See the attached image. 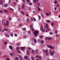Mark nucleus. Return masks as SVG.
I'll return each instance as SVG.
<instances>
[{
	"instance_id": "1",
	"label": "nucleus",
	"mask_w": 60,
	"mask_h": 60,
	"mask_svg": "<svg viewBox=\"0 0 60 60\" xmlns=\"http://www.w3.org/2000/svg\"><path fill=\"white\" fill-rule=\"evenodd\" d=\"M34 33L35 36L36 37L37 36V35L39 34V32H38V31H37L36 30L34 31Z\"/></svg>"
},
{
	"instance_id": "2",
	"label": "nucleus",
	"mask_w": 60,
	"mask_h": 60,
	"mask_svg": "<svg viewBox=\"0 0 60 60\" xmlns=\"http://www.w3.org/2000/svg\"><path fill=\"white\" fill-rule=\"evenodd\" d=\"M49 51V53H50V55L51 56H53V55H54V52L51 51L50 50Z\"/></svg>"
},
{
	"instance_id": "3",
	"label": "nucleus",
	"mask_w": 60,
	"mask_h": 60,
	"mask_svg": "<svg viewBox=\"0 0 60 60\" xmlns=\"http://www.w3.org/2000/svg\"><path fill=\"white\" fill-rule=\"evenodd\" d=\"M45 53L46 56H48V55L49 54V51L47 49L45 51Z\"/></svg>"
},
{
	"instance_id": "4",
	"label": "nucleus",
	"mask_w": 60,
	"mask_h": 60,
	"mask_svg": "<svg viewBox=\"0 0 60 60\" xmlns=\"http://www.w3.org/2000/svg\"><path fill=\"white\" fill-rule=\"evenodd\" d=\"M2 24L5 26V20H3L2 22Z\"/></svg>"
},
{
	"instance_id": "5",
	"label": "nucleus",
	"mask_w": 60,
	"mask_h": 60,
	"mask_svg": "<svg viewBox=\"0 0 60 60\" xmlns=\"http://www.w3.org/2000/svg\"><path fill=\"white\" fill-rule=\"evenodd\" d=\"M9 21H8L7 20L6 21V23L5 24V26H8L9 25Z\"/></svg>"
},
{
	"instance_id": "6",
	"label": "nucleus",
	"mask_w": 60,
	"mask_h": 60,
	"mask_svg": "<svg viewBox=\"0 0 60 60\" xmlns=\"http://www.w3.org/2000/svg\"><path fill=\"white\" fill-rule=\"evenodd\" d=\"M10 55L11 56H15V55L16 54H15V53H12L10 54Z\"/></svg>"
},
{
	"instance_id": "7",
	"label": "nucleus",
	"mask_w": 60,
	"mask_h": 60,
	"mask_svg": "<svg viewBox=\"0 0 60 60\" xmlns=\"http://www.w3.org/2000/svg\"><path fill=\"white\" fill-rule=\"evenodd\" d=\"M48 48H51V49H54V47H52L50 45H49L48 46Z\"/></svg>"
},
{
	"instance_id": "8",
	"label": "nucleus",
	"mask_w": 60,
	"mask_h": 60,
	"mask_svg": "<svg viewBox=\"0 0 60 60\" xmlns=\"http://www.w3.org/2000/svg\"><path fill=\"white\" fill-rule=\"evenodd\" d=\"M8 4H5L4 5V6L5 7H8Z\"/></svg>"
},
{
	"instance_id": "9",
	"label": "nucleus",
	"mask_w": 60,
	"mask_h": 60,
	"mask_svg": "<svg viewBox=\"0 0 60 60\" xmlns=\"http://www.w3.org/2000/svg\"><path fill=\"white\" fill-rule=\"evenodd\" d=\"M5 35L6 36V37H8V38L10 37V36L9 35H7L5 34Z\"/></svg>"
},
{
	"instance_id": "10",
	"label": "nucleus",
	"mask_w": 60,
	"mask_h": 60,
	"mask_svg": "<svg viewBox=\"0 0 60 60\" xmlns=\"http://www.w3.org/2000/svg\"><path fill=\"white\" fill-rule=\"evenodd\" d=\"M34 41L35 43H36L37 42V40H36V39L35 38L34 39Z\"/></svg>"
},
{
	"instance_id": "11",
	"label": "nucleus",
	"mask_w": 60,
	"mask_h": 60,
	"mask_svg": "<svg viewBox=\"0 0 60 60\" xmlns=\"http://www.w3.org/2000/svg\"><path fill=\"white\" fill-rule=\"evenodd\" d=\"M9 49H11V50H12V46L11 45L10 46H9Z\"/></svg>"
},
{
	"instance_id": "12",
	"label": "nucleus",
	"mask_w": 60,
	"mask_h": 60,
	"mask_svg": "<svg viewBox=\"0 0 60 60\" xmlns=\"http://www.w3.org/2000/svg\"><path fill=\"white\" fill-rule=\"evenodd\" d=\"M15 60H19V58L17 57H16L15 58Z\"/></svg>"
},
{
	"instance_id": "13",
	"label": "nucleus",
	"mask_w": 60,
	"mask_h": 60,
	"mask_svg": "<svg viewBox=\"0 0 60 60\" xmlns=\"http://www.w3.org/2000/svg\"><path fill=\"white\" fill-rule=\"evenodd\" d=\"M31 52L32 54H34V50H31Z\"/></svg>"
},
{
	"instance_id": "14",
	"label": "nucleus",
	"mask_w": 60,
	"mask_h": 60,
	"mask_svg": "<svg viewBox=\"0 0 60 60\" xmlns=\"http://www.w3.org/2000/svg\"><path fill=\"white\" fill-rule=\"evenodd\" d=\"M40 29L41 30H43V27L41 25V27L40 28Z\"/></svg>"
},
{
	"instance_id": "15",
	"label": "nucleus",
	"mask_w": 60,
	"mask_h": 60,
	"mask_svg": "<svg viewBox=\"0 0 60 60\" xmlns=\"http://www.w3.org/2000/svg\"><path fill=\"white\" fill-rule=\"evenodd\" d=\"M37 5L38 6H40V2H38L37 3Z\"/></svg>"
},
{
	"instance_id": "16",
	"label": "nucleus",
	"mask_w": 60,
	"mask_h": 60,
	"mask_svg": "<svg viewBox=\"0 0 60 60\" xmlns=\"http://www.w3.org/2000/svg\"><path fill=\"white\" fill-rule=\"evenodd\" d=\"M28 34H31V31H28Z\"/></svg>"
},
{
	"instance_id": "17",
	"label": "nucleus",
	"mask_w": 60,
	"mask_h": 60,
	"mask_svg": "<svg viewBox=\"0 0 60 60\" xmlns=\"http://www.w3.org/2000/svg\"><path fill=\"white\" fill-rule=\"evenodd\" d=\"M16 49L17 50H18V49H19L20 48L19 47H17Z\"/></svg>"
},
{
	"instance_id": "18",
	"label": "nucleus",
	"mask_w": 60,
	"mask_h": 60,
	"mask_svg": "<svg viewBox=\"0 0 60 60\" xmlns=\"http://www.w3.org/2000/svg\"><path fill=\"white\" fill-rule=\"evenodd\" d=\"M25 49V47H21V49H22L23 50Z\"/></svg>"
},
{
	"instance_id": "19",
	"label": "nucleus",
	"mask_w": 60,
	"mask_h": 60,
	"mask_svg": "<svg viewBox=\"0 0 60 60\" xmlns=\"http://www.w3.org/2000/svg\"><path fill=\"white\" fill-rule=\"evenodd\" d=\"M24 59H26L27 58V57L26 56H24Z\"/></svg>"
},
{
	"instance_id": "20",
	"label": "nucleus",
	"mask_w": 60,
	"mask_h": 60,
	"mask_svg": "<svg viewBox=\"0 0 60 60\" xmlns=\"http://www.w3.org/2000/svg\"><path fill=\"white\" fill-rule=\"evenodd\" d=\"M4 44H6V45L7 44V43H8L7 42L5 41H4Z\"/></svg>"
},
{
	"instance_id": "21",
	"label": "nucleus",
	"mask_w": 60,
	"mask_h": 60,
	"mask_svg": "<svg viewBox=\"0 0 60 60\" xmlns=\"http://www.w3.org/2000/svg\"><path fill=\"white\" fill-rule=\"evenodd\" d=\"M29 20H30L29 19V18H28L26 20V22H28L29 21Z\"/></svg>"
},
{
	"instance_id": "22",
	"label": "nucleus",
	"mask_w": 60,
	"mask_h": 60,
	"mask_svg": "<svg viewBox=\"0 0 60 60\" xmlns=\"http://www.w3.org/2000/svg\"><path fill=\"white\" fill-rule=\"evenodd\" d=\"M3 4V1L1 0V1H0V4Z\"/></svg>"
},
{
	"instance_id": "23",
	"label": "nucleus",
	"mask_w": 60,
	"mask_h": 60,
	"mask_svg": "<svg viewBox=\"0 0 60 60\" xmlns=\"http://www.w3.org/2000/svg\"><path fill=\"white\" fill-rule=\"evenodd\" d=\"M38 11H41V9L40 8L38 7Z\"/></svg>"
},
{
	"instance_id": "24",
	"label": "nucleus",
	"mask_w": 60,
	"mask_h": 60,
	"mask_svg": "<svg viewBox=\"0 0 60 60\" xmlns=\"http://www.w3.org/2000/svg\"><path fill=\"white\" fill-rule=\"evenodd\" d=\"M50 22V21L49 20H48L46 21V22H47V23H49Z\"/></svg>"
},
{
	"instance_id": "25",
	"label": "nucleus",
	"mask_w": 60,
	"mask_h": 60,
	"mask_svg": "<svg viewBox=\"0 0 60 60\" xmlns=\"http://www.w3.org/2000/svg\"><path fill=\"white\" fill-rule=\"evenodd\" d=\"M33 1L34 2V3H36L37 2L36 0H33Z\"/></svg>"
},
{
	"instance_id": "26",
	"label": "nucleus",
	"mask_w": 60,
	"mask_h": 60,
	"mask_svg": "<svg viewBox=\"0 0 60 60\" xmlns=\"http://www.w3.org/2000/svg\"><path fill=\"white\" fill-rule=\"evenodd\" d=\"M25 7L24 5V4H23L22 6V9H24V8Z\"/></svg>"
},
{
	"instance_id": "27",
	"label": "nucleus",
	"mask_w": 60,
	"mask_h": 60,
	"mask_svg": "<svg viewBox=\"0 0 60 60\" xmlns=\"http://www.w3.org/2000/svg\"><path fill=\"white\" fill-rule=\"evenodd\" d=\"M44 42V41L43 40H42L41 41V43L42 44H43Z\"/></svg>"
},
{
	"instance_id": "28",
	"label": "nucleus",
	"mask_w": 60,
	"mask_h": 60,
	"mask_svg": "<svg viewBox=\"0 0 60 60\" xmlns=\"http://www.w3.org/2000/svg\"><path fill=\"white\" fill-rule=\"evenodd\" d=\"M4 11H5V12H8V11H7V10L4 9Z\"/></svg>"
},
{
	"instance_id": "29",
	"label": "nucleus",
	"mask_w": 60,
	"mask_h": 60,
	"mask_svg": "<svg viewBox=\"0 0 60 60\" xmlns=\"http://www.w3.org/2000/svg\"><path fill=\"white\" fill-rule=\"evenodd\" d=\"M23 31H26V29L25 28H24L23 29Z\"/></svg>"
},
{
	"instance_id": "30",
	"label": "nucleus",
	"mask_w": 60,
	"mask_h": 60,
	"mask_svg": "<svg viewBox=\"0 0 60 60\" xmlns=\"http://www.w3.org/2000/svg\"><path fill=\"white\" fill-rule=\"evenodd\" d=\"M13 4H15V5H17V3H16V2H14Z\"/></svg>"
},
{
	"instance_id": "31",
	"label": "nucleus",
	"mask_w": 60,
	"mask_h": 60,
	"mask_svg": "<svg viewBox=\"0 0 60 60\" xmlns=\"http://www.w3.org/2000/svg\"><path fill=\"white\" fill-rule=\"evenodd\" d=\"M52 39V38L51 37H48V40H51Z\"/></svg>"
},
{
	"instance_id": "32",
	"label": "nucleus",
	"mask_w": 60,
	"mask_h": 60,
	"mask_svg": "<svg viewBox=\"0 0 60 60\" xmlns=\"http://www.w3.org/2000/svg\"><path fill=\"white\" fill-rule=\"evenodd\" d=\"M38 51H39L37 50H36V52L37 53H38Z\"/></svg>"
},
{
	"instance_id": "33",
	"label": "nucleus",
	"mask_w": 60,
	"mask_h": 60,
	"mask_svg": "<svg viewBox=\"0 0 60 60\" xmlns=\"http://www.w3.org/2000/svg\"><path fill=\"white\" fill-rule=\"evenodd\" d=\"M49 34L50 35H52V34H53V33L52 32H50L49 33Z\"/></svg>"
},
{
	"instance_id": "34",
	"label": "nucleus",
	"mask_w": 60,
	"mask_h": 60,
	"mask_svg": "<svg viewBox=\"0 0 60 60\" xmlns=\"http://www.w3.org/2000/svg\"><path fill=\"white\" fill-rule=\"evenodd\" d=\"M30 20L32 21H33V18H31Z\"/></svg>"
},
{
	"instance_id": "35",
	"label": "nucleus",
	"mask_w": 60,
	"mask_h": 60,
	"mask_svg": "<svg viewBox=\"0 0 60 60\" xmlns=\"http://www.w3.org/2000/svg\"><path fill=\"white\" fill-rule=\"evenodd\" d=\"M57 2H58L57 1H56V0H55V1L54 2V4H56V3H57Z\"/></svg>"
},
{
	"instance_id": "36",
	"label": "nucleus",
	"mask_w": 60,
	"mask_h": 60,
	"mask_svg": "<svg viewBox=\"0 0 60 60\" xmlns=\"http://www.w3.org/2000/svg\"><path fill=\"white\" fill-rule=\"evenodd\" d=\"M33 19L35 21H36V19H35V18H34V17H33Z\"/></svg>"
},
{
	"instance_id": "37",
	"label": "nucleus",
	"mask_w": 60,
	"mask_h": 60,
	"mask_svg": "<svg viewBox=\"0 0 60 60\" xmlns=\"http://www.w3.org/2000/svg\"><path fill=\"white\" fill-rule=\"evenodd\" d=\"M17 52H18V53H21V52L20 51H19V50H17Z\"/></svg>"
},
{
	"instance_id": "38",
	"label": "nucleus",
	"mask_w": 60,
	"mask_h": 60,
	"mask_svg": "<svg viewBox=\"0 0 60 60\" xmlns=\"http://www.w3.org/2000/svg\"><path fill=\"white\" fill-rule=\"evenodd\" d=\"M38 17L39 18V19H41V16H40L38 15Z\"/></svg>"
},
{
	"instance_id": "39",
	"label": "nucleus",
	"mask_w": 60,
	"mask_h": 60,
	"mask_svg": "<svg viewBox=\"0 0 60 60\" xmlns=\"http://www.w3.org/2000/svg\"><path fill=\"white\" fill-rule=\"evenodd\" d=\"M21 13H22L23 15H24V13L23 11H21Z\"/></svg>"
},
{
	"instance_id": "40",
	"label": "nucleus",
	"mask_w": 60,
	"mask_h": 60,
	"mask_svg": "<svg viewBox=\"0 0 60 60\" xmlns=\"http://www.w3.org/2000/svg\"><path fill=\"white\" fill-rule=\"evenodd\" d=\"M45 39L46 40H49V37H46L45 38Z\"/></svg>"
},
{
	"instance_id": "41",
	"label": "nucleus",
	"mask_w": 60,
	"mask_h": 60,
	"mask_svg": "<svg viewBox=\"0 0 60 60\" xmlns=\"http://www.w3.org/2000/svg\"><path fill=\"white\" fill-rule=\"evenodd\" d=\"M36 58H39V55H37L36 57Z\"/></svg>"
},
{
	"instance_id": "42",
	"label": "nucleus",
	"mask_w": 60,
	"mask_h": 60,
	"mask_svg": "<svg viewBox=\"0 0 60 60\" xmlns=\"http://www.w3.org/2000/svg\"><path fill=\"white\" fill-rule=\"evenodd\" d=\"M5 31H9V30L8 29H5Z\"/></svg>"
},
{
	"instance_id": "43",
	"label": "nucleus",
	"mask_w": 60,
	"mask_h": 60,
	"mask_svg": "<svg viewBox=\"0 0 60 60\" xmlns=\"http://www.w3.org/2000/svg\"><path fill=\"white\" fill-rule=\"evenodd\" d=\"M27 55H29V53L28 52V51H27Z\"/></svg>"
},
{
	"instance_id": "44",
	"label": "nucleus",
	"mask_w": 60,
	"mask_h": 60,
	"mask_svg": "<svg viewBox=\"0 0 60 60\" xmlns=\"http://www.w3.org/2000/svg\"><path fill=\"white\" fill-rule=\"evenodd\" d=\"M54 9L55 11H56V9H57V8L56 7H55L54 8Z\"/></svg>"
},
{
	"instance_id": "45",
	"label": "nucleus",
	"mask_w": 60,
	"mask_h": 60,
	"mask_svg": "<svg viewBox=\"0 0 60 60\" xmlns=\"http://www.w3.org/2000/svg\"><path fill=\"white\" fill-rule=\"evenodd\" d=\"M44 37V36L43 35H42V36H41L40 37V38H42V37Z\"/></svg>"
},
{
	"instance_id": "46",
	"label": "nucleus",
	"mask_w": 60,
	"mask_h": 60,
	"mask_svg": "<svg viewBox=\"0 0 60 60\" xmlns=\"http://www.w3.org/2000/svg\"><path fill=\"white\" fill-rule=\"evenodd\" d=\"M4 31H5V29H4L2 31V33H3V32H4Z\"/></svg>"
},
{
	"instance_id": "47",
	"label": "nucleus",
	"mask_w": 60,
	"mask_h": 60,
	"mask_svg": "<svg viewBox=\"0 0 60 60\" xmlns=\"http://www.w3.org/2000/svg\"><path fill=\"white\" fill-rule=\"evenodd\" d=\"M10 36H12V37H13V34H10Z\"/></svg>"
},
{
	"instance_id": "48",
	"label": "nucleus",
	"mask_w": 60,
	"mask_h": 60,
	"mask_svg": "<svg viewBox=\"0 0 60 60\" xmlns=\"http://www.w3.org/2000/svg\"><path fill=\"white\" fill-rule=\"evenodd\" d=\"M46 15L47 16H48V15H49V14L48 13H47L46 14Z\"/></svg>"
},
{
	"instance_id": "49",
	"label": "nucleus",
	"mask_w": 60,
	"mask_h": 60,
	"mask_svg": "<svg viewBox=\"0 0 60 60\" xmlns=\"http://www.w3.org/2000/svg\"><path fill=\"white\" fill-rule=\"evenodd\" d=\"M55 34H57V31H56V30L55 31Z\"/></svg>"
},
{
	"instance_id": "50",
	"label": "nucleus",
	"mask_w": 60,
	"mask_h": 60,
	"mask_svg": "<svg viewBox=\"0 0 60 60\" xmlns=\"http://www.w3.org/2000/svg\"><path fill=\"white\" fill-rule=\"evenodd\" d=\"M44 28L45 29L46 28V26L45 25L44 26Z\"/></svg>"
},
{
	"instance_id": "51",
	"label": "nucleus",
	"mask_w": 60,
	"mask_h": 60,
	"mask_svg": "<svg viewBox=\"0 0 60 60\" xmlns=\"http://www.w3.org/2000/svg\"><path fill=\"white\" fill-rule=\"evenodd\" d=\"M26 1L28 3H29V2H30V0H26Z\"/></svg>"
},
{
	"instance_id": "52",
	"label": "nucleus",
	"mask_w": 60,
	"mask_h": 60,
	"mask_svg": "<svg viewBox=\"0 0 60 60\" xmlns=\"http://www.w3.org/2000/svg\"><path fill=\"white\" fill-rule=\"evenodd\" d=\"M21 44H17V46H20V45Z\"/></svg>"
},
{
	"instance_id": "53",
	"label": "nucleus",
	"mask_w": 60,
	"mask_h": 60,
	"mask_svg": "<svg viewBox=\"0 0 60 60\" xmlns=\"http://www.w3.org/2000/svg\"><path fill=\"white\" fill-rule=\"evenodd\" d=\"M14 35L15 37H17L18 35L17 34H15Z\"/></svg>"
},
{
	"instance_id": "54",
	"label": "nucleus",
	"mask_w": 60,
	"mask_h": 60,
	"mask_svg": "<svg viewBox=\"0 0 60 60\" xmlns=\"http://www.w3.org/2000/svg\"><path fill=\"white\" fill-rule=\"evenodd\" d=\"M22 24H20L19 25V26H22Z\"/></svg>"
},
{
	"instance_id": "55",
	"label": "nucleus",
	"mask_w": 60,
	"mask_h": 60,
	"mask_svg": "<svg viewBox=\"0 0 60 60\" xmlns=\"http://www.w3.org/2000/svg\"><path fill=\"white\" fill-rule=\"evenodd\" d=\"M31 59L32 60H33L34 59V57H31Z\"/></svg>"
},
{
	"instance_id": "56",
	"label": "nucleus",
	"mask_w": 60,
	"mask_h": 60,
	"mask_svg": "<svg viewBox=\"0 0 60 60\" xmlns=\"http://www.w3.org/2000/svg\"><path fill=\"white\" fill-rule=\"evenodd\" d=\"M46 25L47 26L46 27H47V29H48V25L47 24H46Z\"/></svg>"
},
{
	"instance_id": "57",
	"label": "nucleus",
	"mask_w": 60,
	"mask_h": 60,
	"mask_svg": "<svg viewBox=\"0 0 60 60\" xmlns=\"http://www.w3.org/2000/svg\"><path fill=\"white\" fill-rule=\"evenodd\" d=\"M3 11L2 10H0V13H2L3 12Z\"/></svg>"
},
{
	"instance_id": "58",
	"label": "nucleus",
	"mask_w": 60,
	"mask_h": 60,
	"mask_svg": "<svg viewBox=\"0 0 60 60\" xmlns=\"http://www.w3.org/2000/svg\"><path fill=\"white\" fill-rule=\"evenodd\" d=\"M28 49H30V50H31L32 49H31V48H30V47H28Z\"/></svg>"
},
{
	"instance_id": "59",
	"label": "nucleus",
	"mask_w": 60,
	"mask_h": 60,
	"mask_svg": "<svg viewBox=\"0 0 60 60\" xmlns=\"http://www.w3.org/2000/svg\"><path fill=\"white\" fill-rule=\"evenodd\" d=\"M22 0L23 3H25V0Z\"/></svg>"
},
{
	"instance_id": "60",
	"label": "nucleus",
	"mask_w": 60,
	"mask_h": 60,
	"mask_svg": "<svg viewBox=\"0 0 60 60\" xmlns=\"http://www.w3.org/2000/svg\"><path fill=\"white\" fill-rule=\"evenodd\" d=\"M42 32H45V30L44 29L42 30Z\"/></svg>"
},
{
	"instance_id": "61",
	"label": "nucleus",
	"mask_w": 60,
	"mask_h": 60,
	"mask_svg": "<svg viewBox=\"0 0 60 60\" xmlns=\"http://www.w3.org/2000/svg\"><path fill=\"white\" fill-rule=\"evenodd\" d=\"M29 4L30 5H32V3H30Z\"/></svg>"
},
{
	"instance_id": "62",
	"label": "nucleus",
	"mask_w": 60,
	"mask_h": 60,
	"mask_svg": "<svg viewBox=\"0 0 60 60\" xmlns=\"http://www.w3.org/2000/svg\"><path fill=\"white\" fill-rule=\"evenodd\" d=\"M42 16V18H44V15H41Z\"/></svg>"
},
{
	"instance_id": "63",
	"label": "nucleus",
	"mask_w": 60,
	"mask_h": 60,
	"mask_svg": "<svg viewBox=\"0 0 60 60\" xmlns=\"http://www.w3.org/2000/svg\"><path fill=\"white\" fill-rule=\"evenodd\" d=\"M36 11H33V13H35L36 12Z\"/></svg>"
},
{
	"instance_id": "64",
	"label": "nucleus",
	"mask_w": 60,
	"mask_h": 60,
	"mask_svg": "<svg viewBox=\"0 0 60 60\" xmlns=\"http://www.w3.org/2000/svg\"><path fill=\"white\" fill-rule=\"evenodd\" d=\"M7 60H10V59L9 58H7Z\"/></svg>"
}]
</instances>
